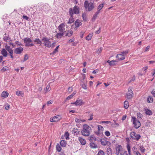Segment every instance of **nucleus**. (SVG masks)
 I'll use <instances>...</instances> for the list:
<instances>
[{"mask_svg": "<svg viewBox=\"0 0 155 155\" xmlns=\"http://www.w3.org/2000/svg\"><path fill=\"white\" fill-rule=\"evenodd\" d=\"M73 90V88L72 87H69L68 89V91L69 93L71 92Z\"/></svg>", "mask_w": 155, "mask_h": 155, "instance_id": "obj_53", "label": "nucleus"}, {"mask_svg": "<svg viewBox=\"0 0 155 155\" xmlns=\"http://www.w3.org/2000/svg\"><path fill=\"white\" fill-rule=\"evenodd\" d=\"M128 52L129 51H123L121 52L120 53L121 54L125 55H125L127 54Z\"/></svg>", "mask_w": 155, "mask_h": 155, "instance_id": "obj_47", "label": "nucleus"}, {"mask_svg": "<svg viewBox=\"0 0 155 155\" xmlns=\"http://www.w3.org/2000/svg\"><path fill=\"white\" fill-rule=\"evenodd\" d=\"M82 100L81 99L77 100L75 102L71 103L72 104H74L76 105H81L82 104Z\"/></svg>", "mask_w": 155, "mask_h": 155, "instance_id": "obj_13", "label": "nucleus"}, {"mask_svg": "<svg viewBox=\"0 0 155 155\" xmlns=\"http://www.w3.org/2000/svg\"><path fill=\"white\" fill-rule=\"evenodd\" d=\"M22 18L23 19H25L26 20H28L29 19V18L26 16L25 15H23L22 17Z\"/></svg>", "mask_w": 155, "mask_h": 155, "instance_id": "obj_54", "label": "nucleus"}, {"mask_svg": "<svg viewBox=\"0 0 155 155\" xmlns=\"http://www.w3.org/2000/svg\"><path fill=\"white\" fill-rule=\"evenodd\" d=\"M129 107V103L127 101H126L124 102V107L125 109H127Z\"/></svg>", "mask_w": 155, "mask_h": 155, "instance_id": "obj_26", "label": "nucleus"}, {"mask_svg": "<svg viewBox=\"0 0 155 155\" xmlns=\"http://www.w3.org/2000/svg\"><path fill=\"white\" fill-rule=\"evenodd\" d=\"M143 115L142 114L140 113H138L137 114V119L140 120V119H142Z\"/></svg>", "mask_w": 155, "mask_h": 155, "instance_id": "obj_31", "label": "nucleus"}, {"mask_svg": "<svg viewBox=\"0 0 155 155\" xmlns=\"http://www.w3.org/2000/svg\"><path fill=\"white\" fill-rule=\"evenodd\" d=\"M150 46L149 45V46H148L146 48V49H145V50L144 51L145 52H147V51H148L149 49H150Z\"/></svg>", "mask_w": 155, "mask_h": 155, "instance_id": "obj_57", "label": "nucleus"}, {"mask_svg": "<svg viewBox=\"0 0 155 155\" xmlns=\"http://www.w3.org/2000/svg\"><path fill=\"white\" fill-rule=\"evenodd\" d=\"M75 121L77 123H80L81 122H84L85 121V120H81L80 119H79L78 118H76L75 119Z\"/></svg>", "mask_w": 155, "mask_h": 155, "instance_id": "obj_46", "label": "nucleus"}, {"mask_svg": "<svg viewBox=\"0 0 155 155\" xmlns=\"http://www.w3.org/2000/svg\"><path fill=\"white\" fill-rule=\"evenodd\" d=\"M6 68H7L4 67L3 68L1 69V71L4 72L7 70V69Z\"/></svg>", "mask_w": 155, "mask_h": 155, "instance_id": "obj_59", "label": "nucleus"}, {"mask_svg": "<svg viewBox=\"0 0 155 155\" xmlns=\"http://www.w3.org/2000/svg\"><path fill=\"white\" fill-rule=\"evenodd\" d=\"M131 137L133 139L136 140H138L141 138V136L138 134H137L134 132H132L130 134Z\"/></svg>", "mask_w": 155, "mask_h": 155, "instance_id": "obj_8", "label": "nucleus"}, {"mask_svg": "<svg viewBox=\"0 0 155 155\" xmlns=\"http://www.w3.org/2000/svg\"><path fill=\"white\" fill-rule=\"evenodd\" d=\"M153 72L152 73V76H153L154 77V74H155V69L153 70Z\"/></svg>", "mask_w": 155, "mask_h": 155, "instance_id": "obj_64", "label": "nucleus"}, {"mask_svg": "<svg viewBox=\"0 0 155 155\" xmlns=\"http://www.w3.org/2000/svg\"><path fill=\"white\" fill-rule=\"evenodd\" d=\"M104 4H101L98 5L97 8V11H99V12L100 13L102 12L101 9L104 6Z\"/></svg>", "mask_w": 155, "mask_h": 155, "instance_id": "obj_17", "label": "nucleus"}, {"mask_svg": "<svg viewBox=\"0 0 155 155\" xmlns=\"http://www.w3.org/2000/svg\"><path fill=\"white\" fill-rule=\"evenodd\" d=\"M72 97H73L72 96V95H71L66 98V99L67 100H69L71 99Z\"/></svg>", "mask_w": 155, "mask_h": 155, "instance_id": "obj_58", "label": "nucleus"}, {"mask_svg": "<svg viewBox=\"0 0 155 155\" xmlns=\"http://www.w3.org/2000/svg\"><path fill=\"white\" fill-rule=\"evenodd\" d=\"M127 148L128 152V153L129 154H130V147L129 144H127Z\"/></svg>", "mask_w": 155, "mask_h": 155, "instance_id": "obj_44", "label": "nucleus"}, {"mask_svg": "<svg viewBox=\"0 0 155 155\" xmlns=\"http://www.w3.org/2000/svg\"><path fill=\"white\" fill-rule=\"evenodd\" d=\"M94 2H89L88 1H85L84 2V6L86 11L90 12L94 8Z\"/></svg>", "mask_w": 155, "mask_h": 155, "instance_id": "obj_3", "label": "nucleus"}, {"mask_svg": "<svg viewBox=\"0 0 155 155\" xmlns=\"http://www.w3.org/2000/svg\"><path fill=\"white\" fill-rule=\"evenodd\" d=\"M105 135H106V136L107 137H108V136H110V133L108 131H106L105 132Z\"/></svg>", "mask_w": 155, "mask_h": 155, "instance_id": "obj_51", "label": "nucleus"}, {"mask_svg": "<svg viewBox=\"0 0 155 155\" xmlns=\"http://www.w3.org/2000/svg\"><path fill=\"white\" fill-rule=\"evenodd\" d=\"M97 155H104V153L103 150H100L98 152Z\"/></svg>", "mask_w": 155, "mask_h": 155, "instance_id": "obj_45", "label": "nucleus"}, {"mask_svg": "<svg viewBox=\"0 0 155 155\" xmlns=\"http://www.w3.org/2000/svg\"><path fill=\"white\" fill-rule=\"evenodd\" d=\"M74 21V19L73 18V15H72V16H71L69 20V21L68 22V24H71L73 23Z\"/></svg>", "mask_w": 155, "mask_h": 155, "instance_id": "obj_30", "label": "nucleus"}, {"mask_svg": "<svg viewBox=\"0 0 155 155\" xmlns=\"http://www.w3.org/2000/svg\"><path fill=\"white\" fill-rule=\"evenodd\" d=\"M24 41L26 46L31 47L34 45V44L32 43V41L30 38H25L24 39Z\"/></svg>", "mask_w": 155, "mask_h": 155, "instance_id": "obj_6", "label": "nucleus"}, {"mask_svg": "<svg viewBox=\"0 0 155 155\" xmlns=\"http://www.w3.org/2000/svg\"><path fill=\"white\" fill-rule=\"evenodd\" d=\"M90 145L91 146V147L93 148H96L97 147V145L93 143H91Z\"/></svg>", "mask_w": 155, "mask_h": 155, "instance_id": "obj_40", "label": "nucleus"}, {"mask_svg": "<svg viewBox=\"0 0 155 155\" xmlns=\"http://www.w3.org/2000/svg\"><path fill=\"white\" fill-rule=\"evenodd\" d=\"M93 34H89L86 38V39L88 41L90 40L93 36Z\"/></svg>", "mask_w": 155, "mask_h": 155, "instance_id": "obj_29", "label": "nucleus"}, {"mask_svg": "<svg viewBox=\"0 0 155 155\" xmlns=\"http://www.w3.org/2000/svg\"><path fill=\"white\" fill-rule=\"evenodd\" d=\"M1 53L4 57H6L7 56L8 54L7 51L5 49L3 48L1 51Z\"/></svg>", "mask_w": 155, "mask_h": 155, "instance_id": "obj_15", "label": "nucleus"}, {"mask_svg": "<svg viewBox=\"0 0 155 155\" xmlns=\"http://www.w3.org/2000/svg\"><path fill=\"white\" fill-rule=\"evenodd\" d=\"M117 60H112L110 61V65H114L116 64V62H117Z\"/></svg>", "mask_w": 155, "mask_h": 155, "instance_id": "obj_39", "label": "nucleus"}, {"mask_svg": "<svg viewBox=\"0 0 155 155\" xmlns=\"http://www.w3.org/2000/svg\"><path fill=\"white\" fill-rule=\"evenodd\" d=\"M78 139L82 145H84L85 144L86 141L84 139L81 137H78Z\"/></svg>", "mask_w": 155, "mask_h": 155, "instance_id": "obj_16", "label": "nucleus"}, {"mask_svg": "<svg viewBox=\"0 0 155 155\" xmlns=\"http://www.w3.org/2000/svg\"><path fill=\"white\" fill-rule=\"evenodd\" d=\"M5 48L9 53L11 54L12 53V52L13 51V50L9 46L6 45L5 46Z\"/></svg>", "mask_w": 155, "mask_h": 155, "instance_id": "obj_20", "label": "nucleus"}, {"mask_svg": "<svg viewBox=\"0 0 155 155\" xmlns=\"http://www.w3.org/2000/svg\"><path fill=\"white\" fill-rule=\"evenodd\" d=\"M8 92L4 91L1 94V96L4 97H8Z\"/></svg>", "mask_w": 155, "mask_h": 155, "instance_id": "obj_19", "label": "nucleus"}, {"mask_svg": "<svg viewBox=\"0 0 155 155\" xmlns=\"http://www.w3.org/2000/svg\"><path fill=\"white\" fill-rule=\"evenodd\" d=\"M98 72V70L97 69L95 70L92 73L93 74H96Z\"/></svg>", "mask_w": 155, "mask_h": 155, "instance_id": "obj_61", "label": "nucleus"}, {"mask_svg": "<svg viewBox=\"0 0 155 155\" xmlns=\"http://www.w3.org/2000/svg\"><path fill=\"white\" fill-rule=\"evenodd\" d=\"M80 8L78 6L75 5L73 8H69V13L70 15L72 16L74 14H78L79 13Z\"/></svg>", "mask_w": 155, "mask_h": 155, "instance_id": "obj_4", "label": "nucleus"}, {"mask_svg": "<svg viewBox=\"0 0 155 155\" xmlns=\"http://www.w3.org/2000/svg\"><path fill=\"white\" fill-rule=\"evenodd\" d=\"M103 127L101 125H98V130L99 132H101L104 130Z\"/></svg>", "mask_w": 155, "mask_h": 155, "instance_id": "obj_27", "label": "nucleus"}, {"mask_svg": "<svg viewBox=\"0 0 155 155\" xmlns=\"http://www.w3.org/2000/svg\"><path fill=\"white\" fill-rule=\"evenodd\" d=\"M145 113L146 114H147L149 115H152V111L148 109H145Z\"/></svg>", "mask_w": 155, "mask_h": 155, "instance_id": "obj_22", "label": "nucleus"}, {"mask_svg": "<svg viewBox=\"0 0 155 155\" xmlns=\"http://www.w3.org/2000/svg\"><path fill=\"white\" fill-rule=\"evenodd\" d=\"M147 101L148 102L150 103L153 102V98L151 97H149L147 98Z\"/></svg>", "mask_w": 155, "mask_h": 155, "instance_id": "obj_48", "label": "nucleus"}, {"mask_svg": "<svg viewBox=\"0 0 155 155\" xmlns=\"http://www.w3.org/2000/svg\"><path fill=\"white\" fill-rule=\"evenodd\" d=\"M74 41V38H72L71 39H70L69 41V42L71 43L73 42Z\"/></svg>", "mask_w": 155, "mask_h": 155, "instance_id": "obj_62", "label": "nucleus"}, {"mask_svg": "<svg viewBox=\"0 0 155 155\" xmlns=\"http://www.w3.org/2000/svg\"><path fill=\"white\" fill-rule=\"evenodd\" d=\"M60 144L61 147H65L66 145V142L64 140H61L60 142Z\"/></svg>", "mask_w": 155, "mask_h": 155, "instance_id": "obj_25", "label": "nucleus"}, {"mask_svg": "<svg viewBox=\"0 0 155 155\" xmlns=\"http://www.w3.org/2000/svg\"><path fill=\"white\" fill-rule=\"evenodd\" d=\"M125 55L120 54H118L116 56V58H118L119 60H122L125 59Z\"/></svg>", "mask_w": 155, "mask_h": 155, "instance_id": "obj_14", "label": "nucleus"}, {"mask_svg": "<svg viewBox=\"0 0 155 155\" xmlns=\"http://www.w3.org/2000/svg\"><path fill=\"white\" fill-rule=\"evenodd\" d=\"M79 133V131H77L74 132V135H76L77 136H78V135Z\"/></svg>", "mask_w": 155, "mask_h": 155, "instance_id": "obj_55", "label": "nucleus"}, {"mask_svg": "<svg viewBox=\"0 0 155 155\" xmlns=\"http://www.w3.org/2000/svg\"><path fill=\"white\" fill-rule=\"evenodd\" d=\"M101 144L104 146L108 145L110 146L111 145L110 142L108 141H107L104 139H101Z\"/></svg>", "mask_w": 155, "mask_h": 155, "instance_id": "obj_11", "label": "nucleus"}, {"mask_svg": "<svg viewBox=\"0 0 155 155\" xmlns=\"http://www.w3.org/2000/svg\"><path fill=\"white\" fill-rule=\"evenodd\" d=\"M139 147V149L141 151L142 153H143L145 152V150L143 146H140Z\"/></svg>", "mask_w": 155, "mask_h": 155, "instance_id": "obj_34", "label": "nucleus"}, {"mask_svg": "<svg viewBox=\"0 0 155 155\" xmlns=\"http://www.w3.org/2000/svg\"><path fill=\"white\" fill-rule=\"evenodd\" d=\"M87 83H84L82 85V87L84 89H87Z\"/></svg>", "mask_w": 155, "mask_h": 155, "instance_id": "obj_42", "label": "nucleus"}, {"mask_svg": "<svg viewBox=\"0 0 155 155\" xmlns=\"http://www.w3.org/2000/svg\"><path fill=\"white\" fill-rule=\"evenodd\" d=\"M102 50V48L101 47L100 48L98 49V50L97 51V53L98 54H99L100 53Z\"/></svg>", "mask_w": 155, "mask_h": 155, "instance_id": "obj_50", "label": "nucleus"}, {"mask_svg": "<svg viewBox=\"0 0 155 155\" xmlns=\"http://www.w3.org/2000/svg\"><path fill=\"white\" fill-rule=\"evenodd\" d=\"M64 136L65 137V138L66 140H68L69 139V134L68 132H65L64 134Z\"/></svg>", "mask_w": 155, "mask_h": 155, "instance_id": "obj_38", "label": "nucleus"}, {"mask_svg": "<svg viewBox=\"0 0 155 155\" xmlns=\"http://www.w3.org/2000/svg\"><path fill=\"white\" fill-rule=\"evenodd\" d=\"M81 24V23L79 20H77L75 22V25L76 28L78 27Z\"/></svg>", "mask_w": 155, "mask_h": 155, "instance_id": "obj_21", "label": "nucleus"}, {"mask_svg": "<svg viewBox=\"0 0 155 155\" xmlns=\"http://www.w3.org/2000/svg\"><path fill=\"white\" fill-rule=\"evenodd\" d=\"M135 79V77L134 76L133 78H132V79L130 80L129 81V82H130L131 81H134Z\"/></svg>", "mask_w": 155, "mask_h": 155, "instance_id": "obj_56", "label": "nucleus"}, {"mask_svg": "<svg viewBox=\"0 0 155 155\" xmlns=\"http://www.w3.org/2000/svg\"><path fill=\"white\" fill-rule=\"evenodd\" d=\"M131 121L133 122V124L135 128L138 129L140 126L141 124L140 121L136 117H132Z\"/></svg>", "mask_w": 155, "mask_h": 155, "instance_id": "obj_5", "label": "nucleus"}, {"mask_svg": "<svg viewBox=\"0 0 155 155\" xmlns=\"http://www.w3.org/2000/svg\"><path fill=\"white\" fill-rule=\"evenodd\" d=\"M42 41L44 42L43 44L45 46L50 48L51 46V44L49 41V39L47 38L44 37L42 39Z\"/></svg>", "mask_w": 155, "mask_h": 155, "instance_id": "obj_7", "label": "nucleus"}, {"mask_svg": "<svg viewBox=\"0 0 155 155\" xmlns=\"http://www.w3.org/2000/svg\"><path fill=\"white\" fill-rule=\"evenodd\" d=\"M56 148L57 150L59 152H60L61 151V147L58 144H57L56 145Z\"/></svg>", "mask_w": 155, "mask_h": 155, "instance_id": "obj_36", "label": "nucleus"}, {"mask_svg": "<svg viewBox=\"0 0 155 155\" xmlns=\"http://www.w3.org/2000/svg\"><path fill=\"white\" fill-rule=\"evenodd\" d=\"M23 50L22 47H20L16 48L14 50V52L16 54H21Z\"/></svg>", "mask_w": 155, "mask_h": 155, "instance_id": "obj_12", "label": "nucleus"}, {"mask_svg": "<svg viewBox=\"0 0 155 155\" xmlns=\"http://www.w3.org/2000/svg\"><path fill=\"white\" fill-rule=\"evenodd\" d=\"M60 119V116L58 115L52 118H51L50 119V121L51 122H58L59 121Z\"/></svg>", "mask_w": 155, "mask_h": 155, "instance_id": "obj_10", "label": "nucleus"}, {"mask_svg": "<svg viewBox=\"0 0 155 155\" xmlns=\"http://www.w3.org/2000/svg\"><path fill=\"white\" fill-rule=\"evenodd\" d=\"M65 25L64 23L61 24L58 26V29L59 31L61 32L65 33V35L69 37L71 36L73 34V32L71 30H67L65 31Z\"/></svg>", "mask_w": 155, "mask_h": 155, "instance_id": "obj_1", "label": "nucleus"}, {"mask_svg": "<svg viewBox=\"0 0 155 155\" xmlns=\"http://www.w3.org/2000/svg\"><path fill=\"white\" fill-rule=\"evenodd\" d=\"M96 138L95 137L94 135H91L90 137V140L91 141H95Z\"/></svg>", "mask_w": 155, "mask_h": 155, "instance_id": "obj_41", "label": "nucleus"}, {"mask_svg": "<svg viewBox=\"0 0 155 155\" xmlns=\"http://www.w3.org/2000/svg\"><path fill=\"white\" fill-rule=\"evenodd\" d=\"M10 39L11 38L9 37L8 36H5L3 38L4 40L6 42H8V40H11Z\"/></svg>", "mask_w": 155, "mask_h": 155, "instance_id": "obj_32", "label": "nucleus"}, {"mask_svg": "<svg viewBox=\"0 0 155 155\" xmlns=\"http://www.w3.org/2000/svg\"><path fill=\"white\" fill-rule=\"evenodd\" d=\"M121 146L120 145H118L116 148V153L117 155H118L120 152V148Z\"/></svg>", "mask_w": 155, "mask_h": 155, "instance_id": "obj_23", "label": "nucleus"}, {"mask_svg": "<svg viewBox=\"0 0 155 155\" xmlns=\"http://www.w3.org/2000/svg\"><path fill=\"white\" fill-rule=\"evenodd\" d=\"M82 17L84 21H86V17L85 14L83 13L82 15Z\"/></svg>", "mask_w": 155, "mask_h": 155, "instance_id": "obj_52", "label": "nucleus"}, {"mask_svg": "<svg viewBox=\"0 0 155 155\" xmlns=\"http://www.w3.org/2000/svg\"><path fill=\"white\" fill-rule=\"evenodd\" d=\"M151 94L154 97H155V90H153L151 91Z\"/></svg>", "mask_w": 155, "mask_h": 155, "instance_id": "obj_60", "label": "nucleus"}, {"mask_svg": "<svg viewBox=\"0 0 155 155\" xmlns=\"http://www.w3.org/2000/svg\"><path fill=\"white\" fill-rule=\"evenodd\" d=\"M16 94L18 96H21V97H23L24 95V94L21 91H17L16 92Z\"/></svg>", "mask_w": 155, "mask_h": 155, "instance_id": "obj_28", "label": "nucleus"}, {"mask_svg": "<svg viewBox=\"0 0 155 155\" xmlns=\"http://www.w3.org/2000/svg\"><path fill=\"white\" fill-rule=\"evenodd\" d=\"M59 46V45H58L56 47V48L54 49L53 52L52 53V54H54L56 53V52H58V49Z\"/></svg>", "mask_w": 155, "mask_h": 155, "instance_id": "obj_43", "label": "nucleus"}, {"mask_svg": "<svg viewBox=\"0 0 155 155\" xmlns=\"http://www.w3.org/2000/svg\"><path fill=\"white\" fill-rule=\"evenodd\" d=\"M99 13V11H97L94 15L92 18L93 21L95 20Z\"/></svg>", "mask_w": 155, "mask_h": 155, "instance_id": "obj_24", "label": "nucleus"}, {"mask_svg": "<svg viewBox=\"0 0 155 155\" xmlns=\"http://www.w3.org/2000/svg\"><path fill=\"white\" fill-rule=\"evenodd\" d=\"M28 56L27 54H26L24 56V60L23 61L24 62L25 61L27 60L28 59Z\"/></svg>", "mask_w": 155, "mask_h": 155, "instance_id": "obj_49", "label": "nucleus"}, {"mask_svg": "<svg viewBox=\"0 0 155 155\" xmlns=\"http://www.w3.org/2000/svg\"><path fill=\"white\" fill-rule=\"evenodd\" d=\"M64 35H65V33L60 32L58 33L56 36L57 38H61Z\"/></svg>", "mask_w": 155, "mask_h": 155, "instance_id": "obj_18", "label": "nucleus"}, {"mask_svg": "<svg viewBox=\"0 0 155 155\" xmlns=\"http://www.w3.org/2000/svg\"><path fill=\"white\" fill-rule=\"evenodd\" d=\"M107 153L109 155L111 154L112 153V150L111 148L109 147L108 148L107 150Z\"/></svg>", "mask_w": 155, "mask_h": 155, "instance_id": "obj_37", "label": "nucleus"}, {"mask_svg": "<svg viewBox=\"0 0 155 155\" xmlns=\"http://www.w3.org/2000/svg\"><path fill=\"white\" fill-rule=\"evenodd\" d=\"M91 130V128L88 125H83V129L81 131V134L85 136H88L90 134V132Z\"/></svg>", "mask_w": 155, "mask_h": 155, "instance_id": "obj_2", "label": "nucleus"}, {"mask_svg": "<svg viewBox=\"0 0 155 155\" xmlns=\"http://www.w3.org/2000/svg\"><path fill=\"white\" fill-rule=\"evenodd\" d=\"M126 117H127V116L126 115H124V116L123 117H122V119H121V120H124L126 118Z\"/></svg>", "mask_w": 155, "mask_h": 155, "instance_id": "obj_63", "label": "nucleus"}, {"mask_svg": "<svg viewBox=\"0 0 155 155\" xmlns=\"http://www.w3.org/2000/svg\"><path fill=\"white\" fill-rule=\"evenodd\" d=\"M133 93L130 88H129L128 91L126 93V97L128 99H130L132 98L133 96Z\"/></svg>", "mask_w": 155, "mask_h": 155, "instance_id": "obj_9", "label": "nucleus"}, {"mask_svg": "<svg viewBox=\"0 0 155 155\" xmlns=\"http://www.w3.org/2000/svg\"><path fill=\"white\" fill-rule=\"evenodd\" d=\"M51 89L50 86L49 84H48L47 86H46V88L45 91V93L47 92L48 91H50Z\"/></svg>", "mask_w": 155, "mask_h": 155, "instance_id": "obj_35", "label": "nucleus"}, {"mask_svg": "<svg viewBox=\"0 0 155 155\" xmlns=\"http://www.w3.org/2000/svg\"><path fill=\"white\" fill-rule=\"evenodd\" d=\"M34 41L36 43V44H41L42 43L41 42V41L39 39H36L35 40H34Z\"/></svg>", "mask_w": 155, "mask_h": 155, "instance_id": "obj_33", "label": "nucleus"}]
</instances>
